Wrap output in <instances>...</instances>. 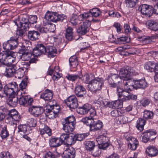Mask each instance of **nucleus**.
Wrapping results in <instances>:
<instances>
[{
	"label": "nucleus",
	"mask_w": 158,
	"mask_h": 158,
	"mask_svg": "<svg viewBox=\"0 0 158 158\" xmlns=\"http://www.w3.org/2000/svg\"><path fill=\"white\" fill-rule=\"evenodd\" d=\"M20 119V116L18 111L15 109L9 110L6 115V122L13 126L15 130L16 129L17 123Z\"/></svg>",
	"instance_id": "nucleus-1"
},
{
	"label": "nucleus",
	"mask_w": 158,
	"mask_h": 158,
	"mask_svg": "<svg viewBox=\"0 0 158 158\" xmlns=\"http://www.w3.org/2000/svg\"><path fill=\"white\" fill-rule=\"evenodd\" d=\"M81 121L84 124L89 127L90 131H95L100 130L103 127L102 123L100 120L95 122L94 118L85 117L82 118Z\"/></svg>",
	"instance_id": "nucleus-2"
},
{
	"label": "nucleus",
	"mask_w": 158,
	"mask_h": 158,
	"mask_svg": "<svg viewBox=\"0 0 158 158\" xmlns=\"http://www.w3.org/2000/svg\"><path fill=\"white\" fill-rule=\"evenodd\" d=\"M75 123L76 119L73 116L67 117L62 122V129L66 133L71 132L73 131L75 128Z\"/></svg>",
	"instance_id": "nucleus-3"
},
{
	"label": "nucleus",
	"mask_w": 158,
	"mask_h": 158,
	"mask_svg": "<svg viewBox=\"0 0 158 158\" xmlns=\"http://www.w3.org/2000/svg\"><path fill=\"white\" fill-rule=\"evenodd\" d=\"M104 80L103 78L95 77L91 79V84L88 85V90L95 93L101 90L104 85Z\"/></svg>",
	"instance_id": "nucleus-4"
},
{
	"label": "nucleus",
	"mask_w": 158,
	"mask_h": 158,
	"mask_svg": "<svg viewBox=\"0 0 158 158\" xmlns=\"http://www.w3.org/2000/svg\"><path fill=\"white\" fill-rule=\"evenodd\" d=\"M19 91L17 84L15 82L9 83L5 86L3 92L6 96L16 94Z\"/></svg>",
	"instance_id": "nucleus-5"
},
{
	"label": "nucleus",
	"mask_w": 158,
	"mask_h": 158,
	"mask_svg": "<svg viewBox=\"0 0 158 158\" xmlns=\"http://www.w3.org/2000/svg\"><path fill=\"white\" fill-rule=\"evenodd\" d=\"M138 10L142 15L147 17L152 15L153 12V6L146 4L141 5L139 7Z\"/></svg>",
	"instance_id": "nucleus-6"
},
{
	"label": "nucleus",
	"mask_w": 158,
	"mask_h": 158,
	"mask_svg": "<svg viewBox=\"0 0 158 158\" xmlns=\"http://www.w3.org/2000/svg\"><path fill=\"white\" fill-rule=\"evenodd\" d=\"M133 71V69L128 67L121 69L119 73L120 79L126 81L130 80L131 78V76L134 74Z\"/></svg>",
	"instance_id": "nucleus-7"
},
{
	"label": "nucleus",
	"mask_w": 158,
	"mask_h": 158,
	"mask_svg": "<svg viewBox=\"0 0 158 158\" xmlns=\"http://www.w3.org/2000/svg\"><path fill=\"white\" fill-rule=\"evenodd\" d=\"M76 151L75 149H66L62 153L61 152H57L56 149L54 152V154L60 156L62 154V156L63 158H74Z\"/></svg>",
	"instance_id": "nucleus-8"
},
{
	"label": "nucleus",
	"mask_w": 158,
	"mask_h": 158,
	"mask_svg": "<svg viewBox=\"0 0 158 158\" xmlns=\"http://www.w3.org/2000/svg\"><path fill=\"white\" fill-rule=\"evenodd\" d=\"M65 102L70 109H74L78 106V102L77 98L74 95H71L65 100Z\"/></svg>",
	"instance_id": "nucleus-9"
},
{
	"label": "nucleus",
	"mask_w": 158,
	"mask_h": 158,
	"mask_svg": "<svg viewBox=\"0 0 158 158\" xmlns=\"http://www.w3.org/2000/svg\"><path fill=\"white\" fill-rule=\"evenodd\" d=\"M83 21L82 24L77 30V33L82 35H84L89 31V27L90 24V22L87 19H84Z\"/></svg>",
	"instance_id": "nucleus-10"
},
{
	"label": "nucleus",
	"mask_w": 158,
	"mask_h": 158,
	"mask_svg": "<svg viewBox=\"0 0 158 158\" xmlns=\"http://www.w3.org/2000/svg\"><path fill=\"white\" fill-rule=\"evenodd\" d=\"M143 134L144 135L143 136L142 141L144 143H146L149 140H151L156 138L155 137H153L156 134L155 131L149 130L145 131Z\"/></svg>",
	"instance_id": "nucleus-11"
},
{
	"label": "nucleus",
	"mask_w": 158,
	"mask_h": 158,
	"mask_svg": "<svg viewBox=\"0 0 158 158\" xmlns=\"http://www.w3.org/2000/svg\"><path fill=\"white\" fill-rule=\"evenodd\" d=\"M120 79L118 74L110 73L108 76V82L113 88L117 87L116 83L119 82L118 81Z\"/></svg>",
	"instance_id": "nucleus-12"
},
{
	"label": "nucleus",
	"mask_w": 158,
	"mask_h": 158,
	"mask_svg": "<svg viewBox=\"0 0 158 158\" xmlns=\"http://www.w3.org/2000/svg\"><path fill=\"white\" fill-rule=\"evenodd\" d=\"M28 110L34 116L38 117L45 110L42 107L33 106L29 108Z\"/></svg>",
	"instance_id": "nucleus-13"
},
{
	"label": "nucleus",
	"mask_w": 158,
	"mask_h": 158,
	"mask_svg": "<svg viewBox=\"0 0 158 158\" xmlns=\"http://www.w3.org/2000/svg\"><path fill=\"white\" fill-rule=\"evenodd\" d=\"M134 84L132 87L136 88L145 89L148 86V84L145 79L134 80Z\"/></svg>",
	"instance_id": "nucleus-14"
},
{
	"label": "nucleus",
	"mask_w": 158,
	"mask_h": 158,
	"mask_svg": "<svg viewBox=\"0 0 158 158\" xmlns=\"http://www.w3.org/2000/svg\"><path fill=\"white\" fill-rule=\"evenodd\" d=\"M100 11L91 14L90 13H85L81 15L80 17L82 19H87L90 22L93 20V17H97L98 16L101 14Z\"/></svg>",
	"instance_id": "nucleus-15"
},
{
	"label": "nucleus",
	"mask_w": 158,
	"mask_h": 158,
	"mask_svg": "<svg viewBox=\"0 0 158 158\" xmlns=\"http://www.w3.org/2000/svg\"><path fill=\"white\" fill-rule=\"evenodd\" d=\"M53 96L52 92L47 89L41 94L40 98L45 101L50 102L53 98Z\"/></svg>",
	"instance_id": "nucleus-16"
},
{
	"label": "nucleus",
	"mask_w": 158,
	"mask_h": 158,
	"mask_svg": "<svg viewBox=\"0 0 158 158\" xmlns=\"http://www.w3.org/2000/svg\"><path fill=\"white\" fill-rule=\"evenodd\" d=\"M86 89L83 85L78 84L75 86V93L77 97L83 98L84 95L86 94Z\"/></svg>",
	"instance_id": "nucleus-17"
},
{
	"label": "nucleus",
	"mask_w": 158,
	"mask_h": 158,
	"mask_svg": "<svg viewBox=\"0 0 158 158\" xmlns=\"http://www.w3.org/2000/svg\"><path fill=\"white\" fill-rule=\"evenodd\" d=\"M18 98L16 94H14L9 96L7 99L6 102L7 104L10 107H15L18 104Z\"/></svg>",
	"instance_id": "nucleus-18"
},
{
	"label": "nucleus",
	"mask_w": 158,
	"mask_h": 158,
	"mask_svg": "<svg viewBox=\"0 0 158 158\" xmlns=\"http://www.w3.org/2000/svg\"><path fill=\"white\" fill-rule=\"evenodd\" d=\"M32 101L33 99L32 98H29L27 96L22 95L19 98L18 102L20 105L25 106L31 105Z\"/></svg>",
	"instance_id": "nucleus-19"
},
{
	"label": "nucleus",
	"mask_w": 158,
	"mask_h": 158,
	"mask_svg": "<svg viewBox=\"0 0 158 158\" xmlns=\"http://www.w3.org/2000/svg\"><path fill=\"white\" fill-rule=\"evenodd\" d=\"M57 13L56 12H50L48 11L45 15V18L48 21L53 22H57Z\"/></svg>",
	"instance_id": "nucleus-20"
},
{
	"label": "nucleus",
	"mask_w": 158,
	"mask_h": 158,
	"mask_svg": "<svg viewBox=\"0 0 158 158\" xmlns=\"http://www.w3.org/2000/svg\"><path fill=\"white\" fill-rule=\"evenodd\" d=\"M125 89L126 90L124 96L123 98V101H126L129 100L130 99L136 100L137 98V96L135 95H134L131 93H130L129 92L131 91L130 88H125Z\"/></svg>",
	"instance_id": "nucleus-21"
},
{
	"label": "nucleus",
	"mask_w": 158,
	"mask_h": 158,
	"mask_svg": "<svg viewBox=\"0 0 158 158\" xmlns=\"http://www.w3.org/2000/svg\"><path fill=\"white\" fill-rule=\"evenodd\" d=\"M126 140L128 141V146L130 148H136L139 145V142L135 138L132 136L128 137L126 138Z\"/></svg>",
	"instance_id": "nucleus-22"
},
{
	"label": "nucleus",
	"mask_w": 158,
	"mask_h": 158,
	"mask_svg": "<svg viewBox=\"0 0 158 158\" xmlns=\"http://www.w3.org/2000/svg\"><path fill=\"white\" fill-rule=\"evenodd\" d=\"M92 108L91 105L86 103L85 104L82 106L79 107L77 111L80 114H84L88 113Z\"/></svg>",
	"instance_id": "nucleus-23"
},
{
	"label": "nucleus",
	"mask_w": 158,
	"mask_h": 158,
	"mask_svg": "<svg viewBox=\"0 0 158 158\" xmlns=\"http://www.w3.org/2000/svg\"><path fill=\"white\" fill-rule=\"evenodd\" d=\"M144 68L148 72H156V63L153 62L149 61L145 63L144 65Z\"/></svg>",
	"instance_id": "nucleus-24"
},
{
	"label": "nucleus",
	"mask_w": 158,
	"mask_h": 158,
	"mask_svg": "<svg viewBox=\"0 0 158 158\" xmlns=\"http://www.w3.org/2000/svg\"><path fill=\"white\" fill-rule=\"evenodd\" d=\"M15 66L14 65L7 66L6 68L5 76L7 77H11L14 76L16 70Z\"/></svg>",
	"instance_id": "nucleus-25"
},
{
	"label": "nucleus",
	"mask_w": 158,
	"mask_h": 158,
	"mask_svg": "<svg viewBox=\"0 0 158 158\" xmlns=\"http://www.w3.org/2000/svg\"><path fill=\"white\" fill-rule=\"evenodd\" d=\"M49 141L50 145L51 147H57L62 144V141L58 138H51Z\"/></svg>",
	"instance_id": "nucleus-26"
},
{
	"label": "nucleus",
	"mask_w": 158,
	"mask_h": 158,
	"mask_svg": "<svg viewBox=\"0 0 158 158\" xmlns=\"http://www.w3.org/2000/svg\"><path fill=\"white\" fill-rule=\"evenodd\" d=\"M147 23L148 28L151 30L155 31L158 29V23L155 21L150 20Z\"/></svg>",
	"instance_id": "nucleus-27"
},
{
	"label": "nucleus",
	"mask_w": 158,
	"mask_h": 158,
	"mask_svg": "<svg viewBox=\"0 0 158 158\" xmlns=\"http://www.w3.org/2000/svg\"><path fill=\"white\" fill-rule=\"evenodd\" d=\"M19 59L25 61L29 60L32 56L31 53L27 51L23 52L22 54L19 56Z\"/></svg>",
	"instance_id": "nucleus-28"
},
{
	"label": "nucleus",
	"mask_w": 158,
	"mask_h": 158,
	"mask_svg": "<svg viewBox=\"0 0 158 158\" xmlns=\"http://www.w3.org/2000/svg\"><path fill=\"white\" fill-rule=\"evenodd\" d=\"M39 35V33L37 31H30L28 32V36L31 40H35L38 39Z\"/></svg>",
	"instance_id": "nucleus-29"
},
{
	"label": "nucleus",
	"mask_w": 158,
	"mask_h": 158,
	"mask_svg": "<svg viewBox=\"0 0 158 158\" xmlns=\"http://www.w3.org/2000/svg\"><path fill=\"white\" fill-rule=\"evenodd\" d=\"M46 52L48 53L49 57H53L56 56L57 53L56 49L54 47L48 46Z\"/></svg>",
	"instance_id": "nucleus-30"
},
{
	"label": "nucleus",
	"mask_w": 158,
	"mask_h": 158,
	"mask_svg": "<svg viewBox=\"0 0 158 158\" xmlns=\"http://www.w3.org/2000/svg\"><path fill=\"white\" fill-rule=\"evenodd\" d=\"M19 23L20 27H21L22 29L25 28V30H28L30 25L28 19L23 17L21 22Z\"/></svg>",
	"instance_id": "nucleus-31"
},
{
	"label": "nucleus",
	"mask_w": 158,
	"mask_h": 158,
	"mask_svg": "<svg viewBox=\"0 0 158 158\" xmlns=\"http://www.w3.org/2000/svg\"><path fill=\"white\" fill-rule=\"evenodd\" d=\"M9 52H6L4 53H0V59L3 60V63L5 64L6 65L8 64V60L10 55Z\"/></svg>",
	"instance_id": "nucleus-32"
},
{
	"label": "nucleus",
	"mask_w": 158,
	"mask_h": 158,
	"mask_svg": "<svg viewBox=\"0 0 158 158\" xmlns=\"http://www.w3.org/2000/svg\"><path fill=\"white\" fill-rule=\"evenodd\" d=\"M73 28L70 27H68L66 30L65 37L68 40H71L73 38Z\"/></svg>",
	"instance_id": "nucleus-33"
},
{
	"label": "nucleus",
	"mask_w": 158,
	"mask_h": 158,
	"mask_svg": "<svg viewBox=\"0 0 158 158\" xmlns=\"http://www.w3.org/2000/svg\"><path fill=\"white\" fill-rule=\"evenodd\" d=\"M39 131L40 134L43 135L45 134H47L49 136L52 135L51 129L47 126H45L43 128H40Z\"/></svg>",
	"instance_id": "nucleus-34"
},
{
	"label": "nucleus",
	"mask_w": 158,
	"mask_h": 158,
	"mask_svg": "<svg viewBox=\"0 0 158 158\" xmlns=\"http://www.w3.org/2000/svg\"><path fill=\"white\" fill-rule=\"evenodd\" d=\"M93 76L92 75H89L88 74L86 73L84 74L82 77H79V79H81L85 83L89 84L90 85L91 84V76Z\"/></svg>",
	"instance_id": "nucleus-35"
},
{
	"label": "nucleus",
	"mask_w": 158,
	"mask_h": 158,
	"mask_svg": "<svg viewBox=\"0 0 158 158\" xmlns=\"http://www.w3.org/2000/svg\"><path fill=\"white\" fill-rule=\"evenodd\" d=\"M69 61L70 66L73 68L76 67L78 65V61L76 56L71 57Z\"/></svg>",
	"instance_id": "nucleus-36"
},
{
	"label": "nucleus",
	"mask_w": 158,
	"mask_h": 158,
	"mask_svg": "<svg viewBox=\"0 0 158 158\" xmlns=\"http://www.w3.org/2000/svg\"><path fill=\"white\" fill-rule=\"evenodd\" d=\"M117 94L118 96V99L123 101V98L124 96L126 90L123 89L120 87H117Z\"/></svg>",
	"instance_id": "nucleus-37"
},
{
	"label": "nucleus",
	"mask_w": 158,
	"mask_h": 158,
	"mask_svg": "<svg viewBox=\"0 0 158 158\" xmlns=\"http://www.w3.org/2000/svg\"><path fill=\"white\" fill-rule=\"evenodd\" d=\"M146 153L149 157H154L157 155L158 150L157 149H146Z\"/></svg>",
	"instance_id": "nucleus-38"
},
{
	"label": "nucleus",
	"mask_w": 158,
	"mask_h": 158,
	"mask_svg": "<svg viewBox=\"0 0 158 158\" xmlns=\"http://www.w3.org/2000/svg\"><path fill=\"white\" fill-rule=\"evenodd\" d=\"M136 128L140 131L143 129V127L145 125L146 121L143 119L139 118L137 121Z\"/></svg>",
	"instance_id": "nucleus-39"
},
{
	"label": "nucleus",
	"mask_w": 158,
	"mask_h": 158,
	"mask_svg": "<svg viewBox=\"0 0 158 158\" xmlns=\"http://www.w3.org/2000/svg\"><path fill=\"white\" fill-rule=\"evenodd\" d=\"M80 15L78 17L77 16L73 15L70 18V22L74 26H76L79 23V19H81V20H84V19H82L80 17Z\"/></svg>",
	"instance_id": "nucleus-40"
},
{
	"label": "nucleus",
	"mask_w": 158,
	"mask_h": 158,
	"mask_svg": "<svg viewBox=\"0 0 158 158\" xmlns=\"http://www.w3.org/2000/svg\"><path fill=\"white\" fill-rule=\"evenodd\" d=\"M154 115L153 112L148 110H145L143 112V118L146 119H151L153 118Z\"/></svg>",
	"instance_id": "nucleus-41"
},
{
	"label": "nucleus",
	"mask_w": 158,
	"mask_h": 158,
	"mask_svg": "<svg viewBox=\"0 0 158 158\" xmlns=\"http://www.w3.org/2000/svg\"><path fill=\"white\" fill-rule=\"evenodd\" d=\"M18 40L19 39L17 37L16 39H15L13 37H11L9 40L12 50L15 48L17 47L19 42Z\"/></svg>",
	"instance_id": "nucleus-42"
},
{
	"label": "nucleus",
	"mask_w": 158,
	"mask_h": 158,
	"mask_svg": "<svg viewBox=\"0 0 158 158\" xmlns=\"http://www.w3.org/2000/svg\"><path fill=\"white\" fill-rule=\"evenodd\" d=\"M26 64V61L24 60H19L17 63H16V66L19 67V70H22V74L21 76H18L19 78H21L22 77L24 74V71L23 69L24 65Z\"/></svg>",
	"instance_id": "nucleus-43"
},
{
	"label": "nucleus",
	"mask_w": 158,
	"mask_h": 158,
	"mask_svg": "<svg viewBox=\"0 0 158 158\" xmlns=\"http://www.w3.org/2000/svg\"><path fill=\"white\" fill-rule=\"evenodd\" d=\"M44 112L46 115L48 116L49 118H55L57 115L50 108L46 109L44 110Z\"/></svg>",
	"instance_id": "nucleus-44"
},
{
	"label": "nucleus",
	"mask_w": 158,
	"mask_h": 158,
	"mask_svg": "<svg viewBox=\"0 0 158 158\" xmlns=\"http://www.w3.org/2000/svg\"><path fill=\"white\" fill-rule=\"evenodd\" d=\"M128 121V118L124 115H120L117 120L118 124H125L127 123Z\"/></svg>",
	"instance_id": "nucleus-45"
},
{
	"label": "nucleus",
	"mask_w": 158,
	"mask_h": 158,
	"mask_svg": "<svg viewBox=\"0 0 158 158\" xmlns=\"http://www.w3.org/2000/svg\"><path fill=\"white\" fill-rule=\"evenodd\" d=\"M89 134L88 133L76 134L73 135L74 139L75 141L76 140L81 141L84 139L85 137H87Z\"/></svg>",
	"instance_id": "nucleus-46"
},
{
	"label": "nucleus",
	"mask_w": 158,
	"mask_h": 158,
	"mask_svg": "<svg viewBox=\"0 0 158 158\" xmlns=\"http://www.w3.org/2000/svg\"><path fill=\"white\" fill-rule=\"evenodd\" d=\"M107 138L103 135L99 136L96 138V140L99 146V148H100V145L107 140Z\"/></svg>",
	"instance_id": "nucleus-47"
},
{
	"label": "nucleus",
	"mask_w": 158,
	"mask_h": 158,
	"mask_svg": "<svg viewBox=\"0 0 158 158\" xmlns=\"http://www.w3.org/2000/svg\"><path fill=\"white\" fill-rule=\"evenodd\" d=\"M139 0H125L126 6L129 8H132L135 6Z\"/></svg>",
	"instance_id": "nucleus-48"
},
{
	"label": "nucleus",
	"mask_w": 158,
	"mask_h": 158,
	"mask_svg": "<svg viewBox=\"0 0 158 158\" xmlns=\"http://www.w3.org/2000/svg\"><path fill=\"white\" fill-rule=\"evenodd\" d=\"M92 155L95 157L98 156L101 154V151L99 149H88Z\"/></svg>",
	"instance_id": "nucleus-49"
},
{
	"label": "nucleus",
	"mask_w": 158,
	"mask_h": 158,
	"mask_svg": "<svg viewBox=\"0 0 158 158\" xmlns=\"http://www.w3.org/2000/svg\"><path fill=\"white\" fill-rule=\"evenodd\" d=\"M20 29L17 30L16 33V36L18 37V38L19 37H22L23 34L27 31L28 30H25V29H22L21 27H20Z\"/></svg>",
	"instance_id": "nucleus-50"
},
{
	"label": "nucleus",
	"mask_w": 158,
	"mask_h": 158,
	"mask_svg": "<svg viewBox=\"0 0 158 158\" xmlns=\"http://www.w3.org/2000/svg\"><path fill=\"white\" fill-rule=\"evenodd\" d=\"M0 135L2 139H5L9 136V133L6 127H4L2 129Z\"/></svg>",
	"instance_id": "nucleus-51"
},
{
	"label": "nucleus",
	"mask_w": 158,
	"mask_h": 158,
	"mask_svg": "<svg viewBox=\"0 0 158 158\" xmlns=\"http://www.w3.org/2000/svg\"><path fill=\"white\" fill-rule=\"evenodd\" d=\"M37 17L36 15H30L28 19L30 25H31V24H34L36 23L37 22Z\"/></svg>",
	"instance_id": "nucleus-52"
},
{
	"label": "nucleus",
	"mask_w": 158,
	"mask_h": 158,
	"mask_svg": "<svg viewBox=\"0 0 158 158\" xmlns=\"http://www.w3.org/2000/svg\"><path fill=\"white\" fill-rule=\"evenodd\" d=\"M80 77L77 74H68L66 76V78L69 81H74L77 79H79Z\"/></svg>",
	"instance_id": "nucleus-53"
},
{
	"label": "nucleus",
	"mask_w": 158,
	"mask_h": 158,
	"mask_svg": "<svg viewBox=\"0 0 158 158\" xmlns=\"http://www.w3.org/2000/svg\"><path fill=\"white\" fill-rule=\"evenodd\" d=\"M28 125L30 127H35L37 125V121L33 118L28 119L27 121Z\"/></svg>",
	"instance_id": "nucleus-54"
},
{
	"label": "nucleus",
	"mask_w": 158,
	"mask_h": 158,
	"mask_svg": "<svg viewBox=\"0 0 158 158\" xmlns=\"http://www.w3.org/2000/svg\"><path fill=\"white\" fill-rule=\"evenodd\" d=\"M37 48L38 49L41 54H44L47 52V48L42 44H39L37 45Z\"/></svg>",
	"instance_id": "nucleus-55"
},
{
	"label": "nucleus",
	"mask_w": 158,
	"mask_h": 158,
	"mask_svg": "<svg viewBox=\"0 0 158 158\" xmlns=\"http://www.w3.org/2000/svg\"><path fill=\"white\" fill-rule=\"evenodd\" d=\"M28 81V78H25L22 81L20 84H19V88L22 90L23 89H25L27 85Z\"/></svg>",
	"instance_id": "nucleus-56"
},
{
	"label": "nucleus",
	"mask_w": 158,
	"mask_h": 158,
	"mask_svg": "<svg viewBox=\"0 0 158 158\" xmlns=\"http://www.w3.org/2000/svg\"><path fill=\"white\" fill-rule=\"evenodd\" d=\"M85 145L86 148H94L95 146L94 142L91 141H85Z\"/></svg>",
	"instance_id": "nucleus-57"
},
{
	"label": "nucleus",
	"mask_w": 158,
	"mask_h": 158,
	"mask_svg": "<svg viewBox=\"0 0 158 158\" xmlns=\"http://www.w3.org/2000/svg\"><path fill=\"white\" fill-rule=\"evenodd\" d=\"M74 137L73 136H71V137H69L67 138V139L65 142L67 146L70 145H71L74 144L76 141ZM67 146L68 147V146Z\"/></svg>",
	"instance_id": "nucleus-58"
},
{
	"label": "nucleus",
	"mask_w": 158,
	"mask_h": 158,
	"mask_svg": "<svg viewBox=\"0 0 158 158\" xmlns=\"http://www.w3.org/2000/svg\"><path fill=\"white\" fill-rule=\"evenodd\" d=\"M34 27L36 28L41 33H47L49 31L48 28L47 27V25L42 28H40L39 26H37L36 25H35Z\"/></svg>",
	"instance_id": "nucleus-59"
},
{
	"label": "nucleus",
	"mask_w": 158,
	"mask_h": 158,
	"mask_svg": "<svg viewBox=\"0 0 158 158\" xmlns=\"http://www.w3.org/2000/svg\"><path fill=\"white\" fill-rule=\"evenodd\" d=\"M123 101L120 99L114 101V107L116 108H121L123 107Z\"/></svg>",
	"instance_id": "nucleus-60"
},
{
	"label": "nucleus",
	"mask_w": 158,
	"mask_h": 158,
	"mask_svg": "<svg viewBox=\"0 0 158 158\" xmlns=\"http://www.w3.org/2000/svg\"><path fill=\"white\" fill-rule=\"evenodd\" d=\"M3 46L4 49L6 50V52H8L7 51L9 50H12L9 40L4 42L3 44Z\"/></svg>",
	"instance_id": "nucleus-61"
},
{
	"label": "nucleus",
	"mask_w": 158,
	"mask_h": 158,
	"mask_svg": "<svg viewBox=\"0 0 158 158\" xmlns=\"http://www.w3.org/2000/svg\"><path fill=\"white\" fill-rule=\"evenodd\" d=\"M9 54L10 55L8 60V65L11 64L13 63L16 62L15 58L13 56V53L12 52H9Z\"/></svg>",
	"instance_id": "nucleus-62"
},
{
	"label": "nucleus",
	"mask_w": 158,
	"mask_h": 158,
	"mask_svg": "<svg viewBox=\"0 0 158 158\" xmlns=\"http://www.w3.org/2000/svg\"><path fill=\"white\" fill-rule=\"evenodd\" d=\"M19 132H23V133H25L27 131V128L25 125H20L18 127Z\"/></svg>",
	"instance_id": "nucleus-63"
},
{
	"label": "nucleus",
	"mask_w": 158,
	"mask_h": 158,
	"mask_svg": "<svg viewBox=\"0 0 158 158\" xmlns=\"http://www.w3.org/2000/svg\"><path fill=\"white\" fill-rule=\"evenodd\" d=\"M0 156L2 158H10L11 155L8 152H3L0 154Z\"/></svg>",
	"instance_id": "nucleus-64"
}]
</instances>
